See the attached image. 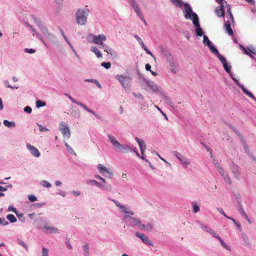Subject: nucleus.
<instances>
[{"instance_id":"1","label":"nucleus","mask_w":256,"mask_h":256,"mask_svg":"<svg viewBox=\"0 0 256 256\" xmlns=\"http://www.w3.org/2000/svg\"><path fill=\"white\" fill-rule=\"evenodd\" d=\"M159 49L160 52L164 56L166 62L168 64V68L170 71L173 74L176 73L178 70V64L177 60L174 57L172 54L168 50L162 46H160Z\"/></svg>"},{"instance_id":"2","label":"nucleus","mask_w":256,"mask_h":256,"mask_svg":"<svg viewBox=\"0 0 256 256\" xmlns=\"http://www.w3.org/2000/svg\"><path fill=\"white\" fill-rule=\"evenodd\" d=\"M196 222L199 224L200 228L202 230L210 234L212 236L217 238L220 241L221 245L223 248H226L228 251L231 250L230 247L225 244L223 240L218 234H216V233L212 228L208 226V225L203 224L198 220H196Z\"/></svg>"},{"instance_id":"3","label":"nucleus","mask_w":256,"mask_h":256,"mask_svg":"<svg viewBox=\"0 0 256 256\" xmlns=\"http://www.w3.org/2000/svg\"><path fill=\"white\" fill-rule=\"evenodd\" d=\"M196 222L199 224L200 228L202 230L210 234L212 236L217 238L220 241L221 245L223 248H226L228 251L231 250L230 247L225 244L223 240L218 234H216V233L212 228L208 226V225L203 224L198 220H196Z\"/></svg>"},{"instance_id":"4","label":"nucleus","mask_w":256,"mask_h":256,"mask_svg":"<svg viewBox=\"0 0 256 256\" xmlns=\"http://www.w3.org/2000/svg\"><path fill=\"white\" fill-rule=\"evenodd\" d=\"M133 215L128 214H124L123 216V220L125 222L127 223L126 226H138L140 230L142 222L139 218L132 217V216Z\"/></svg>"},{"instance_id":"5","label":"nucleus","mask_w":256,"mask_h":256,"mask_svg":"<svg viewBox=\"0 0 256 256\" xmlns=\"http://www.w3.org/2000/svg\"><path fill=\"white\" fill-rule=\"evenodd\" d=\"M184 6L183 12L186 19L192 20V22L199 20L197 14L192 11L190 5L186 3L184 4Z\"/></svg>"},{"instance_id":"6","label":"nucleus","mask_w":256,"mask_h":256,"mask_svg":"<svg viewBox=\"0 0 256 256\" xmlns=\"http://www.w3.org/2000/svg\"><path fill=\"white\" fill-rule=\"evenodd\" d=\"M89 12L88 8L78 9V10L76 15V20L78 24L81 25L85 24Z\"/></svg>"},{"instance_id":"7","label":"nucleus","mask_w":256,"mask_h":256,"mask_svg":"<svg viewBox=\"0 0 256 256\" xmlns=\"http://www.w3.org/2000/svg\"><path fill=\"white\" fill-rule=\"evenodd\" d=\"M116 78L119 81L122 87L129 89L132 82V78L130 75L122 74L116 76Z\"/></svg>"},{"instance_id":"8","label":"nucleus","mask_w":256,"mask_h":256,"mask_svg":"<svg viewBox=\"0 0 256 256\" xmlns=\"http://www.w3.org/2000/svg\"><path fill=\"white\" fill-rule=\"evenodd\" d=\"M172 154L178 160L180 164L183 168H186L190 164L191 162L190 160L186 156H184L181 153L176 151H174L172 152Z\"/></svg>"},{"instance_id":"9","label":"nucleus","mask_w":256,"mask_h":256,"mask_svg":"<svg viewBox=\"0 0 256 256\" xmlns=\"http://www.w3.org/2000/svg\"><path fill=\"white\" fill-rule=\"evenodd\" d=\"M148 84V88L149 90L148 92H152L154 93H159L162 96L166 97L165 93L154 82L152 81H144Z\"/></svg>"},{"instance_id":"10","label":"nucleus","mask_w":256,"mask_h":256,"mask_svg":"<svg viewBox=\"0 0 256 256\" xmlns=\"http://www.w3.org/2000/svg\"><path fill=\"white\" fill-rule=\"evenodd\" d=\"M130 5L133 8L137 16L140 18L146 23L145 20L142 13L141 10L138 4L137 3L136 0H126Z\"/></svg>"},{"instance_id":"11","label":"nucleus","mask_w":256,"mask_h":256,"mask_svg":"<svg viewBox=\"0 0 256 256\" xmlns=\"http://www.w3.org/2000/svg\"><path fill=\"white\" fill-rule=\"evenodd\" d=\"M113 202L114 203L118 208V209L120 212L124 214H134V213L133 210H132L130 206H126L122 204H120L118 201L114 200Z\"/></svg>"},{"instance_id":"12","label":"nucleus","mask_w":256,"mask_h":256,"mask_svg":"<svg viewBox=\"0 0 256 256\" xmlns=\"http://www.w3.org/2000/svg\"><path fill=\"white\" fill-rule=\"evenodd\" d=\"M65 95L66 96H67L72 102H74V103L77 104L78 105L82 106V108H84V110H86L88 112H90L92 114L97 118H101L100 116L98 115L94 112L93 110H92L90 109L89 108H88L85 104H83L82 102L76 100L75 99H74L70 95H69L68 94H65Z\"/></svg>"},{"instance_id":"13","label":"nucleus","mask_w":256,"mask_h":256,"mask_svg":"<svg viewBox=\"0 0 256 256\" xmlns=\"http://www.w3.org/2000/svg\"><path fill=\"white\" fill-rule=\"evenodd\" d=\"M90 37H92V42L98 45H103V42L106 40V37L104 34H99V35H93L90 34Z\"/></svg>"},{"instance_id":"14","label":"nucleus","mask_w":256,"mask_h":256,"mask_svg":"<svg viewBox=\"0 0 256 256\" xmlns=\"http://www.w3.org/2000/svg\"><path fill=\"white\" fill-rule=\"evenodd\" d=\"M59 130L63 134L64 137H66L68 138L70 137V134L69 128L66 123L64 122H61L59 126Z\"/></svg>"},{"instance_id":"15","label":"nucleus","mask_w":256,"mask_h":256,"mask_svg":"<svg viewBox=\"0 0 256 256\" xmlns=\"http://www.w3.org/2000/svg\"><path fill=\"white\" fill-rule=\"evenodd\" d=\"M135 235L136 237L140 238L142 241L146 244L152 246H154V244L152 241L148 238V236L144 234L136 232Z\"/></svg>"},{"instance_id":"16","label":"nucleus","mask_w":256,"mask_h":256,"mask_svg":"<svg viewBox=\"0 0 256 256\" xmlns=\"http://www.w3.org/2000/svg\"><path fill=\"white\" fill-rule=\"evenodd\" d=\"M193 24L195 26V32L196 36H202L204 34V32L202 28L200 26L199 20L196 22H193Z\"/></svg>"},{"instance_id":"17","label":"nucleus","mask_w":256,"mask_h":256,"mask_svg":"<svg viewBox=\"0 0 256 256\" xmlns=\"http://www.w3.org/2000/svg\"><path fill=\"white\" fill-rule=\"evenodd\" d=\"M134 38L137 40L139 44L141 46L142 48L146 51L147 54L150 55L152 57H154L152 54L148 50L147 47L144 45L142 39L138 35L135 34Z\"/></svg>"},{"instance_id":"18","label":"nucleus","mask_w":256,"mask_h":256,"mask_svg":"<svg viewBox=\"0 0 256 256\" xmlns=\"http://www.w3.org/2000/svg\"><path fill=\"white\" fill-rule=\"evenodd\" d=\"M135 140L138 142L139 148L140 150L141 154L144 155L145 154V151L146 150V145L144 142V140L142 139H140L137 137L135 138Z\"/></svg>"},{"instance_id":"19","label":"nucleus","mask_w":256,"mask_h":256,"mask_svg":"<svg viewBox=\"0 0 256 256\" xmlns=\"http://www.w3.org/2000/svg\"><path fill=\"white\" fill-rule=\"evenodd\" d=\"M218 3L220 4V6L218 7L224 12L225 9L226 10V12H230L231 11V7L230 5L228 4L226 1L224 0H218L216 1Z\"/></svg>"},{"instance_id":"20","label":"nucleus","mask_w":256,"mask_h":256,"mask_svg":"<svg viewBox=\"0 0 256 256\" xmlns=\"http://www.w3.org/2000/svg\"><path fill=\"white\" fill-rule=\"evenodd\" d=\"M231 170L234 177L237 179L238 178L240 174V168L235 164H232L231 166Z\"/></svg>"},{"instance_id":"21","label":"nucleus","mask_w":256,"mask_h":256,"mask_svg":"<svg viewBox=\"0 0 256 256\" xmlns=\"http://www.w3.org/2000/svg\"><path fill=\"white\" fill-rule=\"evenodd\" d=\"M218 59L222 62L226 72L230 73L232 66L227 63L226 58L224 56H220Z\"/></svg>"},{"instance_id":"22","label":"nucleus","mask_w":256,"mask_h":256,"mask_svg":"<svg viewBox=\"0 0 256 256\" xmlns=\"http://www.w3.org/2000/svg\"><path fill=\"white\" fill-rule=\"evenodd\" d=\"M26 148L34 156L38 157L40 156L38 150L34 146L28 144H26Z\"/></svg>"},{"instance_id":"23","label":"nucleus","mask_w":256,"mask_h":256,"mask_svg":"<svg viewBox=\"0 0 256 256\" xmlns=\"http://www.w3.org/2000/svg\"><path fill=\"white\" fill-rule=\"evenodd\" d=\"M113 148L118 152H124L123 146L114 138H113Z\"/></svg>"},{"instance_id":"24","label":"nucleus","mask_w":256,"mask_h":256,"mask_svg":"<svg viewBox=\"0 0 256 256\" xmlns=\"http://www.w3.org/2000/svg\"><path fill=\"white\" fill-rule=\"evenodd\" d=\"M46 230V232L56 234L58 232V229L54 226H50L48 224H46L44 227L42 228V230Z\"/></svg>"},{"instance_id":"25","label":"nucleus","mask_w":256,"mask_h":256,"mask_svg":"<svg viewBox=\"0 0 256 256\" xmlns=\"http://www.w3.org/2000/svg\"><path fill=\"white\" fill-rule=\"evenodd\" d=\"M154 228V224L152 222H148L146 224H142L140 228V230H144L146 232H151Z\"/></svg>"},{"instance_id":"26","label":"nucleus","mask_w":256,"mask_h":256,"mask_svg":"<svg viewBox=\"0 0 256 256\" xmlns=\"http://www.w3.org/2000/svg\"><path fill=\"white\" fill-rule=\"evenodd\" d=\"M228 14L226 15V18L224 19L225 24H234V17L232 14L231 11L227 12Z\"/></svg>"},{"instance_id":"27","label":"nucleus","mask_w":256,"mask_h":256,"mask_svg":"<svg viewBox=\"0 0 256 256\" xmlns=\"http://www.w3.org/2000/svg\"><path fill=\"white\" fill-rule=\"evenodd\" d=\"M211 158L212 159V164L215 166L218 172H223L222 168L220 166L218 162L216 159L215 157L211 154Z\"/></svg>"},{"instance_id":"28","label":"nucleus","mask_w":256,"mask_h":256,"mask_svg":"<svg viewBox=\"0 0 256 256\" xmlns=\"http://www.w3.org/2000/svg\"><path fill=\"white\" fill-rule=\"evenodd\" d=\"M234 24H224V28L226 32L230 36H232L234 34L233 30L231 28L232 26H234Z\"/></svg>"},{"instance_id":"29","label":"nucleus","mask_w":256,"mask_h":256,"mask_svg":"<svg viewBox=\"0 0 256 256\" xmlns=\"http://www.w3.org/2000/svg\"><path fill=\"white\" fill-rule=\"evenodd\" d=\"M140 82L141 84V87L144 89V90L146 91H148L149 89L148 88V84L146 83L144 81H149L148 80H147L144 77L142 76L140 78Z\"/></svg>"},{"instance_id":"30","label":"nucleus","mask_w":256,"mask_h":256,"mask_svg":"<svg viewBox=\"0 0 256 256\" xmlns=\"http://www.w3.org/2000/svg\"><path fill=\"white\" fill-rule=\"evenodd\" d=\"M208 48L212 53L218 56V58H220V56H222L219 54L218 49L212 44Z\"/></svg>"},{"instance_id":"31","label":"nucleus","mask_w":256,"mask_h":256,"mask_svg":"<svg viewBox=\"0 0 256 256\" xmlns=\"http://www.w3.org/2000/svg\"><path fill=\"white\" fill-rule=\"evenodd\" d=\"M221 176L223 177V178L224 179V181L228 183V184H230L231 183L230 179V176H228L227 172H225L224 170L223 169V172H219Z\"/></svg>"},{"instance_id":"32","label":"nucleus","mask_w":256,"mask_h":256,"mask_svg":"<svg viewBox=\"0 0 256 256\" xmlns=\"http://www.w3.org/2000/svg\"><path fill=\"white\" fill-rule=\"evenodd\" d=\"M71 114L75 118H78L80 116V111L76 107H72L71 108Z\"/></svg>"},{"instance_id":"33","label":"nucleus","mask_w":256,"mask_h":256,"mask_svg":"<svg viewBox=\"0 0 256 256\" xmlns=\"http://www.w3.org/2000/svg\"><path fill=\"white\" fill-rule=\"evenodd\" d=\"M98 168L99 172L101 174H105V173H108V174L110 173V172L108 171V170L102 164H98Z\"/></svg>"},{"instance_id":"34","label":"nucleus","mask_w":256,"mask_h":256,"mask_svg":"<svg viewBox=\"0 0 256 256\" xmlns=\"http://www.w3.org/2000/svg\"><path fill=\"white\" fill-rule=\"evenodd\" d=\"M215 13L218 17H224V11H222L219 7L217 6L215 9Z\"/></svg>"},{"instance_id":"35","label":"nucleus","mask_w":256,"mask_h":256,"mask_svg":"<svg viewBox=\"0 0 256 256\" xmlns=\"http://www.w3.org/2000/svg\"><path fill=\"white\" fill-rule=\"evenodd\" d=\"M192 212L196 214L200 211V206L196 202H192Z\"/></svg>"},{"instance_id":"36","label":"nucleus","mask_w":256,"mask_h":256,"mask_svg":"<svg viewBox=\"0 0 256 256\" xmlns=\"http://www.w3.org/2000/svg\"><path fill=\"white\" fill-rule=\"evenodd\" d=\"M202 42L206 46H207L208 47L210 46L212 44L208 39V37L206 35L204 36Z\"/></svg>"},{"instance_id":"37","label":"nucleus","mask_w":256,"mask_h":256,"mask_svg":"<svg viewBox=\"0 0 256 256\" xmlns=\"http://www.w3.org/2000/svg\"><path fill=\"white\" fill-rule=\"evenodd\" d=\"M91 50L96 54L98 58H100L102 56L100 52L96 47H92Z\"/></svg>"},{"instance_id":"38","label":"nucleus","mask_w":256,"mask_h":256,"mask_svg":"<svg viewBox=\"0 0 256 256\" xmlns=\"http://www.w3.org/2000/svg\"><path fill=\"white\" fill-rule=\"evenodd\" d=\"M174 5L178 8L182 7V2L181 0H170Z\"/></svg>"},{"instance_id":"39","label":"nucleus","mask_w":256,"mask_h":256,"mask_svg":"<svg viewBox=\"0 0 256 256\" xmlns=\"http://www.w3.org/2000/svg\"><path fill=\"white\" fill-rule=\"evenodd\" d=\"M4 124L5 126L8 127V128H11V127H15L16 124L13 122H9L8 120H4Z\"/></svg>"},{"instance_id":"40","label":"nucleus","mask_w":256,"mask_h":256,"mask_svg":"<svg viewBox=\"0 0 256 256\" xmlns=\"http://www.w3.org/2000/svg\"><path fill=\"white\" fill-rule=\"evenodd\" d=\"M6 218L12 223L15 222H16L17 220L16 218L14 216V215L12 214H9L6 216Z\"/></svg>"},{"instance_id":"41","label":"nucleus","mask_w":256,"mask_h":256,"mask_svg":"<svg viewBox=\"0 0 256 256\" xmlns=\"http://www.w3.org/2000/svg\"><path fill=\"white\" fill-rule=\"evenodd\" d=\"M238 210L240 214L244 216V218H247V214H246V212L244 210L243 208L242 207V206L241 204H240L238 206Z\"/></svg>"},{"instance_id":"42","label":"nucleus","mask_w":256,"mask_h":256,"mask_svg":"<svg viewBox=\"0 0 256 256\" xmlns=\"http://www.w3.org/2000/svg\"><path fill=\"white\" fill-rule=\"evenodd\" d=\"M86 81L91 82H94V84H96V85L98 86V88H102L101 84L98 82L96 80L88 79V80H86Z\"/></svg>"},{"instance_id":"43","label":"nucleus","mask_w":256,"mask_h":256,"mask_svg":"<svg viewBox=\"0 0 256 256\" xmlns=\"http://www.w3.org/2000/svg\"><path fill=\"white\" fill-rule=\"evenodd\" d=\"M46 105V103L45 102H43L40 100H38L36 102V106L37 108H40L42 106H45Z\"/></svg>"},{"instance_id":"44","label":"nucleus","mask_w":256,"mask_h":256,"mask_svg":"<svg viewBox=\"0 0 256 256\" xmlns=\"http://www.w3.org/2000/svg\"><path fill=\"white\" fill-rule=\"evenodd\" d=\"M246 49H247L248 52L256 55V49L254 46H250L248 47Z\"/></svg>"},{"instance_id":"45","label":"nucleus","mask_w":256,"mask_h":256,"mask_svg":"<svg viewBox=\"0 0 256 256\" xmlns=\"http://www.w3.org/2000/svg\"><path fill=\"white\" fill-rule=\"evenodd\" d=\"M230 220H232V222L234 224L235 226L237 227L238 230L240 232H241L242 230V226H241V225L240 224L236 222V220L232 218H231Z\"/></svg>"},{"instance_id":"46","label":"nucleus","mask_w":256,"mask_h":256,"mask_svg":"<svg viewBox=\"0 0 256 256\" xmlns=\"http://www.w3.org/2000/svg\"><path fill=\"white\" fill-rule=\"evenodd\" d=\"M65 146L67 150L70 154H75V152L73 149L68 144L67 142H65Z\"/></svg>"},{"instance_id":"47","label":"nucleus","mask_w":256,"mask_h":256,"mask_svg":"<svg viewBox=\"0 0 256 256\" xmlns=\"http://www.w3.org/2000/svg\"><path fill=\"white\" fill-rule=\"evenodd\" d=\"M84 250V255L85 256H89V252H88V249H89V246L88 244H86L84 246L83 248Z\"/></svg>"},{"instance_id":"48","label":"nucleus","mask_w":256,"mask_h":256,"mask_svg":"<svg viewBox=\"0 0 256 256\" xmlns=\"http://www.w3.org/2000/svg\"><path fill=\"white\" fill-rule=\"evenodd\" d=\"M132 94L136 98H138L140 100L144 99V96L140 92H133Z\"/></svg>"},{"instance_id":"49","label":"nucleus","mask_w":256,"mask_h":256,"mask_svg":"<svg viewBox=\"0 0 256 256\" xmlns=\"http://www.w3.org/2000/svg\"><path fill=\"white\" fill-rule=\"evenodd\" d=\"M240 47L242 48V50H243L244 51V52L246 54H247V55H248L249 56H250V58H254L253 56L251 54L252 53L248 52V51L247 50V49H246V48H244V47H243L242 45L240 46Z\"/></svg>"},{"instance_id":"50","label":"nucleus","mask_w":256,"mask_h":256,"mask_svg":"<svg viewBox=\"0 0 256 256\" xmlns=\"http://www.w3.org/2000/svg\"><path fill=\"white\" fill-rule=\"evenodd\" d=\"M102 66L104 67L106 69H108L111 67V63L110 62H102L101 64Z\"/></svg>"},{"instance_id":"51","label":"nucleus","mask_w":256,"mask_h":256,"mask_svg":"<svg viewBox=\"0 0 256 256\" xmlns=\"http://www.w3.org/2000/svg\"><path fill=\"white\" fill-rule=\"evenodd\" d=\"M218 211L219 212L220 214H221L222 215H223L224 217H226V218H228L230 220H231V218H232V217H230V216H228L226 214L225 212H224V211L223 210L222 208H218Z\"/></svg>"},{"instance_id":"52","label":"nucleus","mask_w":256,"mask_h":256,"mask_svg":"<svg viewBox=\"0 0 256 256\" xmlns=\"http://www.w3.org/2000/svg\"><path fill=\"white\" fill-rule=\"evenodd\" d=\"M4 86L8 88H10L12 89H17L18 88V86H10L8 82V81H4Z\"/></svg>"},{"instance_id":"53","label":"nucleus","mask_w":256,"mask_h":256,"mask_svg":"<svg viewBox=\"0 0 256 256\" xmlns=\"http://www.w3.org/2000/svg\"><path fill=\"white\" fill-rule=\"evenodd\" d=\"M60 32L62 35L63 36V37L64 38V40H66V42L71 46V44H70V42L68 41L66 36L65 35L64 30L62 28H60Z\"/></svg>"},{"instance_id":"54","label":"nucleus","mask_w":256,"mask_h":256,"mask_svg":"<svg viewBox=\"0 0 256 256\" xmlns=\"http://www.w3.org/2000/svg\"><path fill=\"white\" fill-rule=\"evenodd\" d=\"M42 184L44 186L48 188L51 187V186H52L50 182H48V181H46V180H43L42 182Z\"/></svg>"},{"instance_id":"55","label":"nucleus","mask_w":256,"mask_h":256,"mask_svg":"<svg viewBox=\"0 0 256 256\" xmlns=\"http://www.w3.org/2000/svg\"><path fill=\"white\" fill-rule=\"evenodd\" d=\"M48 250L46 248H43L42 250V256H48Z\"/></svg>"},{"instance_id":"56","label":"nucleus","mask_w":256,"mask_h":256,"mask_svg":"<svg viewBox=\"0 0 256 256\" xmlns=\"http://www.w3.org/2000/svg\"><path fill=\"white\" fill-rule=\"evenodd\" d=\"M28 200L30 202H35L37 200V198L33 194H30L28 196Z\"/></svg>"},{"instance_id":"57","label":"nucleus","mask_w":256,"mask_h":256,"mask_svg":"<svg viewBox=\"0 0 256 256\" xmlns=\"http://www.w3.org/2000/svg\"><path fill=\"white\" fill-rule=\"evenodd\" d=\"M0 224L5 226L8 224V222L4 218H0Z\"/></svg>"},{"instance_id":"58","label":"nucleus","mask_w":256,"mask_h":256,"mask_svg":"<svg viewBox=\"0 0 256 256\" xmlns=\"http://www.w3.org/2000/svg\"><path fill=\"white\" fill-rule=\"evenodd\" d=\"M24 111L28 114H30L32 111V108L29 106H26L24 108Z\"/></svg>"},{"instance_id":"59","label":"nucleus","mask_w":256,"mask_h":256,"mask_svg":"<svg viewBox=\"0 0 256 256\" xmlns=\"http://www.w3.org/2000/svg\"><path fill=\"white\" fill-rule=\"evenodd\" d=\"M123 148H124V150H128L132 151V148L128 144L123 146Z\"/></svg>"},{"instance_id":"60","label":"nucleus","mask_w":256,"mask_h":256,"mask_svg":"<svg viewBox=\"0 0 256 256\" xmlns=\"http://www.w3.org/2000/svg\"><path fill=\"white\" fill-rule=\"evenodd\" d=\"M18 242L20 244L24 247L26 249L27 248L28 245H26L22 240H18Z\"/></svg>"},{"instance_id":"61","label":"nucleus","mask_w":256,"mask_h":256,"mask_svg":"<svg viewBox=\"0 0 256 256\" xmlns=\"http://www.w3.org/2000/svg\"><path fill=\"white\" fill-rule=\"evenodd\" d=\"M24 52H27L30 54H32L36 52V50L32 48L28 49V48H26L24 49Z\"/></svg>"},{"instance_id":"62","label":"nucleus","mask_w":256,"mask_h":256,"mask_svg":"<svg viewBox=\"0 0 256 256\" xmlns=\"http://www.w3.org/2000/svg\"><path fill=\"white\" fill-rule=\"evenodd\" d=\"M39 126V128H40V132H45V131H48V130L45 128V127H43L42 125H38Z\"/></svg>"},{"instance_id":"63","label":"nucleus","mask_w":256,"mask_h":256,"mask_svg":"<svg viewBox=\"0 0 256 256\" xmlns=\"http://www.w3.org/2000/svg\"><path fill=\"white\" fill-rule=\"evenodd\" d=\"M34 21L38 24V26H40L41 24V21L40 19L36 18H34Z\"/></svg>"},{"instance_id":"64","label":"nucleus","mask_w":256,"mask_h":256,"mask_svg":"<svg viewBox=\"0 0 256 256\" xmlns=\"http://www.w3.org/2000/svg\"><path fill=\"white\" fill-rule=\"evenodd\" d=\"M8 210H12L15 214H17V210L15 208H14L12 206H9L8 208Z\"/></svg>"}]
</instances>
